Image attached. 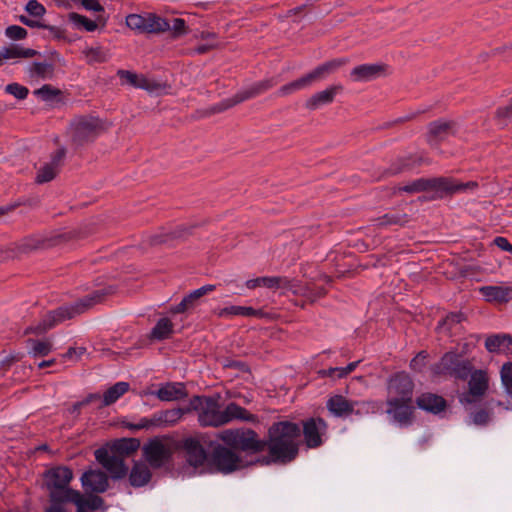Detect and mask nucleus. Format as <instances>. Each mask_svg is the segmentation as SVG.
Wrapping results in <instances>:
<instances>
[{"mask_svg":"<svg viewBox=\"0 0 512 512\" xmlns=\"http://www.w3.org/2000/svg\"><path fill=\"white\" fill-rule=\"evenodd\" d=\"M85 58L87 63H103L107 60L106 53L99 47L89 48L85 52Z\"/></svg>","mask_w":512,"mask_h":512,"instance_id":"de8ad7c7","label":"nucleus"},{"mask_svg":"<svg viewBox=\"0 0 512 512\" xmlns=\"http://www.w3.org/2000/svg\"><path fill=\"white\" fill-rule=\"evenodd\" d=\"M477 187L478 183L475 181L462 183L449 177H435L416 179L399 190L407 193L431 192V196L426 199L437 200L455 193L475 190Z\"/></svg>","mask_w":512,"mask_h":512,"instance_id":"423d86ee","label":"nucleus"},{"mask_svg":"<svg viewBox=\"0 0 512 512\" xmlns=\"http://www.w3.org/2000/svg\"><path fill=\"white\" fill-rule=\"evenodd\" d=\"M456 132L454 121L437 120L429 123L427 139L429 142L445 140Z\"/></svg>","mask_w":512,"mask_h":512,"instance_id":"bb28decb","label":"nucleus"},{"mask_svg":"<svg viewBox=\"0 0 512 512\" xmlns=\"http://www.w3.org/2000/svg\"><path fill=\"white\" fill-rule=\"evenodd\" d=\"M387 74V65L381 63L362 64L354 67L350 77L354 82H368Z\"/></svg>","mask_w":512,"mask_h":512,"instance_id":"4be33fe9","label":"nucleus"},{"mask_svg":"<svg viewBox=\"0 0 512 512\" xmlns=\"http://www.w3.org/2000/svg\"><path fill=\"white\" fill-rule=\"evenodd\" d=\"M69 20L77 27H82L88 32H92L97 28V24L95 21L90 20L87 17L77 13H70Z\"/></svg>","mask_w":512,"mask_h":512,"instance_id":"c03bdc74","label":"nucleus"},{"mask_svg":"<svg viewBox=\"0 0 512 512\" xmlns=\"http://www.w3.org/2000/svg\"><path fill=\"white\" fill-rule=\"evenodd\" d=\"M185 413L186 409L176 408L165 411H160L154 414L151 418H143L140 422L133 426L135 429H144L150 427L173 426L175 425Z\"/></svg>","mask_w":512,"mask_h":512,"instance_id":"a211bd4d","label":"nucleus"},{"mask_svg":"<svg viewBox=\"0 0 512 512\" xmlns=\"http://www.w3.org/2000/svg\"><path fill=\"white\" fill-rule=\"evenodd\" d=\"M28 343L31 345L29 353L34 357H43L52 351V343L49 340L29 339Z\"/></svg>","mask_w":512,"mask_h":512,"instance_id":"a19ab883","label":"nucleus"},{"mask_svg":"<svg viewBox=\"0 0 512 512\" xmlns=\"http://www.w3.org/2000/svg\"><path fill=\"white\" fill-rule=\"evenodd\" d=\"M219 46V43L217 41H209L205 44H201V45H198L196 48H195V51L198 53V54H204V53H207L208 51L212 50V49H215Z\"/></svg>","mask_w":512,"mask_h":512,"instance_id":"e2e57ef3","label":"nucleus"},{"mask_svg":"<svg viewBox=\"0 0 512 512\" xmlns=\"http://www.w3.org/2000/svg\"><path fill=\"white\" fill-rule=\"evenodd\" d=\"M428 354L426 351H420L410 362L412 370L421 372L426 365Z\"/></svg>","mask_w":512,"mask_h":512,"instance_id":"5fc2aeb1","label":"nucleus"},{"mask_svg":"<svg viewBox=\"0 0 512 512\" xmlns=\"http://www.w3.org/2000/svg\"><path fill=\"white\" fill-rule=\"evenodd\" d=\"M494 243L501 250L511 252L512 244H510L506 238H504V237H496L494 239Z\"/></svg>","mask_w":512,"mask_h":512,"instance_id":"0e129e2a","label":"nucleus"},{"mask_svg":"<svg viewBox=\"0 0 512 512\" xmlns=\"http://www.w3.org/2000/svg\"><path fill=\"white\" fill-rule=\"evenodd\" d=\"M327 408L338 417L347 416L353 412V405L341 395L331 397L327 402Z\"/></svg>","mask_w":512,"mask_h":512,"instance_id":"72a5a7b5","label":"nucleus"},{"mask_svg":"<svg viewBox=\"0 0 512 512\" xmlns=\"http://www.w3.org/2000/svg\"><path fill=\"white\" fill-rule=\"evenodd\" d=\"M219 438L231 448L242 451L262 452L266 449V441L259 440L257 433L251 429L224 430Z\"/></svg>","mask_w":512,"mask_h":512,"instance_id":"1a4fd4ad","label":"nucleus"},{"mask_svg":"<svg viewBox=\"0 0 512 512\" xmlns=\"http://www.w3.org/2000/svg\"><path fill=\"white\" fill-rule=\"evenodd\" d=\"M342 91L343 86L341 84L330 85L326 89L312 94L305 101V107L308 110L314 111L324 105H329L334 101L336 95H338Z\"/></svg>","mask_w":512,"mask_h":512,"instance_id":"5701e85b","label":"nucleus"},{"mask_svg":"<svg viewBox=\"0 0 512 512\" xmlns=\"http://www.w3.org/2000/svg\"><path fill=\"white\" fill-rule=\"evenodd\" d=\"M243 466V461L236 452L228 447L218 445L212 450L209 461H207L206 472L229 474Z\"/></svg>","mask_w":512,"mask_h":512,"instance_id":"9b49d317","label":"nucleus"},{"mask_svg":"<svg viewBox=\"0 0 512 512\" xmlns=\"http://www.w3.org/2000/svg\"><path fill=\"white\" fill-rule=\"evenodd\" d=\"M466 320V316L462 312L449 313L439 324L438 329H446L448 332L456 325Z\"/></svg>","mask_w":512,"mask_h":512,"instance_id":"79ce46f5","label":"nucleus"},{"mask_svg":"<svg viewBox=\"0 0 512 512\" xmlns=\"http://www.w3.org/2000/svg\"><path fill=\"white\" fill-rule=\"evenodd\" d=\"M273 289L291 291L296 295H300V293H302V285L298 280L289 279L287 277L282 276L274 277Z\"/></svg>","mask_w":512,"mask_h":512,"instance_id":"ea45409f","label":"nucleus"},{"mask_svg":"<svg viewBox=\"0 0 512 512\" xmlns=\"http://www.w3.org/2000/svg\"><path fill=\"white\" fill-rule=\"evenodd\" d=\"M214 289V285H205L199 289L194 290L189 295L185 296L178 305L171 309V311L175 314H178L184 313L192 309L202 296H204L208 292L213 291Z\"/></svg>","mask_w":512,"mask_h":512,"instance_id":"c756f323","label":"nucleus"},{"mask_svg":"<svg viewBox=\"0 0 512 512\" xmlns=\"http://www.w3.org/2000/svg\"><path fill=\"white\" fill-rule=\"evenodd\" d=\"M154 394L161 401H175L187 397L185 385L174 382L163 384Z\"/></svg>","mask_w":512,"mask_h":512,"instance_id":"c85d7f7f","label":"nucleus"},{"mask_svg":"<svg viewBox=\"0 0 512 512\" xmlns=\"http://www.w3.org/2000/svg\"><path fill=\"white\" fill-rule=\"evenodd\" d=\"M480 292L487 301L505 303L512 301V288L502 286H484L480 288Z\"/></svg>","mask_w":512,"mask_h":512,"instance_id":"2f4dec72","label":"nucleus"},{"mask_svg":"<svg viewBox=\"0 0 512 512\" xmlns=\"http://www.w3.org/2000/svg\"><path fill=\"white\" fill-rule=\"evenodd\" d=\"M28 71L31 77L51 79L54 75V65L49 62H33Z\"/></svg>","mask_w":512,"mask_h":512,"instance_id":"4c0bfd02","label":"nucleus"},{"mask_svg":"<svg viewBox=\"0 0 512 512\" xmlns=\"http://www.w3.org/2000/svg\"><path fill=\"white\" fill-rule=\"evenodd\" d=\"M414 383L408 374L401 372L390 378L388 383V399L412 401Z\"/></svg>","mask_w":512,"mask_h":512,"instance_id":"6ab92c4d","label":"nucleus"},{"mask_svg":"<svg viewBox=\"0 0 512 512\" xmlns=\"http://www.w3.org/2000/svg\"><path fill=\"white\" fill-rule=\"evenodd\" d=\"M173 333V323L168 318H161L156 323L151 331V338L157 340H164L171 336Z\"/></svg>","mask_w":512,"mask_h":512,"instance_id":"58836bf2","label":"nucleus"},{"mask_svg":"<svg viewBox=\"0 0 512 512\" xmlns=\"http://www.w3.org/2000/svg\"><path fill=\"white\" fill-rule=\"evenodd\" d=\"M143 456L152 468H161L171 460L173 445L169 440L155 438L142 448Z\"/></svg>","mask_w":512,"mask_h":512,"instance_id":"ddd939ff","label":"nucleus"},{"mask_svg":"<svg viewBox=\"0 0 512 512\" xmlns=\"http://www.w3.org/2000/svg\"><path fill=\"white\" fill-rule=\"evenodd\" d=\"M45 485L49 492L50 506L46 512H64V504L70 501H80L81 493L69 488L73 472L66 466H57L44 474Z\"/></svg>","mask_w":512,"mask_h":512,"instance_id":"20e7f679","label":"nucleus"},{"mask_svg":"<svg viewBox=\"0 0 512 512\" xmlns=\"http://www.w3.org/2000/svg\"><path fill=\"white\" fill-rule=\"evenodd\" d=\"M277 84L275 78H268L253 83L249 87L238 91L230 98L224 99L211 108L212 113H220L246 100L255 98L268 91Z\"/></svg>","mask_w":512,"mask_h":512,"instance_id":"f8f14e48","label":"nucleus"},{"mask_svg":"<svg viewBox=\"0 0 512 512\" xmlns=\"http://www.w3.org/2000/svg\"><path fill=\"white\" fill-rule=\"evenodd\" d=\"M500 374L503 385L512 393V362L505 363L501 368Z\"/></svg>","mask_w":512,"mask_h":512,"instance_id":"8fccbe9b","label":"nucleus"},{"mask_svg":"<svg viewBox=\"0 0 512 512\" xmlns=\"http://www.w3.org/2000/svg\"><path fill=\"white\" fill-rule=\"evenodd\" d=\"M327 424L322 418H310L303 422V435L309 448L322 444L321 436L326 432Z\"/></svg>","mask_w":512,"mask_h":512,"instance_id":"412c9836","label":"nucleus"},{"mask_svg":"<svg viewBox=\"0 0 512 512\" xmlns=\"http://www.w3.org/2000/svg\"><path fill=\"white\" fill-rule=\"evenodd\" d=\"M5 35L12 40H22L27 36V30L18 25L8 26Z\"/></svg>","mask_w":512,"mask_h":512,"instance_id":"864d4df0","label":"nucleus"},{"mask_svg":"<svg viewBox=\"0 0 512 512\" xmlns=\"http://www.w3.org/2000/svg\"><path fill=\"white\" fill-rule=\"evenodd\" d=\"M81 483L85 491L103 493L108 488V477L101 470L86 471L81 477Z\"/></svg>","mask_w":512,"mask_h":512,"instance_id":"393cba45","label":"nucleus"},{"mask_svg":"<svg viewBox=\"0 0 512 512\" xmlns=\"http://www.w3.org/2000/svg\"><path fill=\"white\" fill-rule=\"evenodd\" d=\"M300 295L305 296L310 302H314L325 296L326 290L323 287L311 288L309 286H302V293Z\"/></svg>","mask_w":512,"mask_h":512,"instance_id":"09e8293b","label":"nucleus"},{"mask_svg":"<svg viewBox=\"0 0 512 512\" xmlns=\"http://www.w3.org/2000/svg\"><path fill=\"white\" fill-rule=\"evenodd\" d=\"M170 28L168 30L172 31L173 37L177 38L182 35L187 34L188 30L186 27V23L181 18H175L172 20V23H169Z\"/></svg>","mask_w":512,"mask_h":512,"instance_id":"3c124183","label":"nucleus"},{"mask_svg":"<svg viewBox=\"0 0 512 512\" xmlns=\"http://www.w3.org/2000/svg\"><path fill=\"white\" fill-rule=\"evenodd\" d=\"M105 130V123L94 116L76 118L70 125L72 141L77 145L94 141Z\"/></svg>","mask_w":512,"mask_h":512,"instance_id":"9d476101","label":"nucleus"},{"mask_svg":"<svg viewBox=\"0 0 512 512\" xmlns=\"http://www.w3.org/2000/svg\"><path fill=\"white\" fill-rule=\"evenodd\" d=\"M473 369L472 360L462 359L461 355L455 351L446 352L437 363L431 366L434 376H449L459 380H466Z\"/></svg>","mask_w":512,"mask_h":512,"instance_id":"6e6552de","label":"nucleus"},{"mask_svg":"<svg viewBox=\"0 0 512 512\" xmlns=\"http://www.w3.org/2000/svg\"><path fill=\"white\" fill-rule=\"evenodd\" d=\"M4 91L18 100H24L29 94V89L19 83L13 82L5 86Z\"/></svg>","mask_w":512,"mask_h":512,"instance_id":"49530a36","label":"nucleus"},{"mask_svg":"<svg viewBox=\"0 0 512 512\" xmlns=\"http://www.w3.org/2000/svg\"><path fill=\"white\" fill-rule=\"evenodd\" d=\"M152 474L147 464L136 462L131 469L129 482L133 487H142L149 483Z\"/></svg>","mask_w":512,"mask_h":512,"instance_id":"473e14b6","label":"nucleus"},{"mask_svg":"<svg viewBox=\"0 0 512 512\" xmlns=\"http://www.w3.org/2000/svg\"><path fill=\"white\" fill-rule=\"evenodd\" d=\"M21 358H22V356L19 354L11 355V356L7 357L5 360H3L1 365L3 367H5V369H7L12 363L20 361Z\"/></svg>","mask_w":512,"mask_h":512,"instance_id":"774afa93","label":"nucleus"},{"mask_svg":"<svg viewBox=\"0 0 512 512\" xmlns=\"http://www.w3.org/2000/svg\"><path fill=\"white\" fill-rule=\"evenodd\" d=\"M20 21L25 24L26 26L28 27H31V28H43V29H48L50 32H56L58 29L54 26H50V25H47L43 22H40L38 20H31L29 19L28 17L26 16H20Z\"/></svg>","mask_w":512,"mask_h":512,"instance_id":"13d9d810","label":"nucleus"},{"mask_svg":"<svg viewBox=\"0 0 512 512\" xmlns=\"http://www.w3.org/2000/svg\"><path fill=\"white\" fill-rule=\"evenodd\" d=\"M242 306H230L223 308L219 312V316H225V315H241Z\"/></svg>","mask_w":512,"mask_h":512,"instance_id":"69168bd1","label":"nucleus"},{"mask_svg":"<svg viewBox=\"0 0 512 512\" xmlns=\"http://www.w3.org/2000/svg\"><path fill=\"white\" fill-rule=\"evenodd\" d=\"M82 5L85 9L95 12H101L104 10L98 0H82Z\"/></svg>","mask_w":512,"mask_h":512,"instance_id":"680f3d73","label":"nucleus"},{"mask_svg":"<svg viewBox=\"0 0 512 512\" xmlns=\"http://www.w3.org/2000/svg\"><path fill=\"white\" fill-rule=\"evenodd\" d=\"M301 429L298 424L280 421L272 424L268 430V448L271 462L286 464L293 461L299 451Z\"/></svg>","mask_w":512,"mask_h":512,"instance_id":"7ed1b4c3","label":"nucleus"},{"mask_svg":"<svg viewBox=\"0 0 512 512\" xmlns=\"http://www.w3.org/2000/svg\"><path fill=\"white\" fill-rule=\"evenodd\" d=\"M58 172L59 170L56 167L50 163H46L38 170L35 180L39 184L49 182L56 177Z\"/></svg>","mask_w":512,"mask_h":512,"instance_id":"37998d69","label":"nucleus"},{"mask_svg":"<svg viewBox=\"0 0 512 512\" xmlns=\"http://www.w3.org/2000/svg\"><path fill=\"white\" fill-rule=\"evenodd\" d=\"M90 232L80 226H64L41 234L24 237L19 242L0 248V260H14L41 250L52 249L87 237Z\"/></svg>","mask_w":512,"mask_h":512,"instance_id":"f257e3e1","label":"nucleus"},{"mask_svg":"<svg viewBox=\"0 0 512 512\" xmlns=\"http://www.w3.org/2000/svg\"><path fill=\"white\" fill-rule=\"evenodd\" d=\"M347 63V58H336L326 61L315 67L307 74L301 76L300 78L281 86L277 91V95L280 97H285L299 90L306 89L313 85L315 82L324 80L330 74L334 73Z\"/></svg>","mask_w":512,"mask_h":512,"instance_id":"0eeeda50","label":"nucleus"},{"mask_svg":"<svg viewBox=\"0 0 512 512\" xmlns=\"http://www.w3.org/2000/svg\"><path fill=\"white\" fill-rule=\"evenodd\" d=\"M417 406L427 412L438 414L445 410L446 400L437 394L423 393L416 399Z\"/></svg>","mask_w":512,"mask_h":512,"instance_id":"cd10ccee","label":"nucleus"},{"mask_svg":"<svg viewBox=\"0 0 512 512\" xmlns=\"http://www.w3.org/2000/svg\"><path fill=\"white\" fill-rule=\"evenodd\" d=\"M94 454L96 460L110 473L112 478L121 479L126 476L128 468L123 457L104 448L97 449Z\"/></svg>","mask_w":512,"mask_h":512,"instance_id":"f3484780","label":"nucleus"},{"mask_svg":"<svg viewBox=\"0 0 512 512\" xmlns=\"http://www.w3.org/2000/svg\"><path fill=\"white\" fill-rule=\"evenodd\" d=\"M274 277H259L255 279L248 280L246 282V286L249 289H254L256 287H266L269 289H273Z\"/></svg>","mask_w":512,"mask_h":512,"instance_id":"603ef678","label":"nucleus"},{"mask_svg":"<svg viewBox=\"0 0 512 512\" xmlns=\"http://www.w3.org/2000/svg\"><path fill=\"white\" fill-rule=\"evenodd\" d=\"M2 62L13 58H32L38 54V51L31 48H24L18 45H12L4 48L1 52Z\"/></svg>","mask_w":512,"mask_h":512,"instance_id":"e433bc0d","label":"nucleus"},{"mask_svg":"<svg viewBox=\"0 0 512 512\" xmlns=\"http://www.w3.org/2000/svg\"><path fill=\"white\" fill-rule=\"evenodd\" d=\"M190 234V229L181 226H161L148 237L147 241L150 246L171 245L185 240Z\"/></svg>","mask_w":512,"mask_h":512,"instance_id":"dca6fc26","label":"nucleus"},{"mask_svg":"<svg viewBox=\"0 0 512 512\" xmlns=\"http://www.w3.org/2000/svg\"><path fill=\"white\" fill-rule=\"evenodd\" d=\"M218 398L214 397H201L194 396L189 403L187 412L197 411L198 420L204 427L212 426L219 427L231 422L234 419H239L248 422H254L256 416L249 413L245 408L230 403L226 408L221 411Z\"/></svg>","mask_w":512,"mask_h":512,"instance_id":"f03ea898","label":"nucleus"},{"mask_svg":"<svg viewBox=\"0 0 512 512\" xmlns=\"http://www.w3.org/2000/svg\"><path fill=\"white\" fill-rule=\"evenodd\" d=\"M182 448L185 451L187 463L195 469H199L200 473L206 472L208 456L206 450L195 437L183 439Z\"/></svg>","mask_w":512,"mask_h":512,"instance_id":"2eb2a0df","label":"nucleus"},{"mask_svg":"<svg viewBox=\"0 0 512 512\" xmlns=\"http://www.w3.org/2000/svg\"><path fill=\"white\" fill-rule=\"evenodd\" d=\"M66 155V149L64 147L59 148L51 155L50 164L56 167L58 170L63 163Z\"/></svg>","mask_w":512,"mask_h":512,"instance_id":"bf43d9fd","label":"nucleus"},{"mask_svg":"<svg viewBox=\"0 0 512 512\" xmlns=\"http://www.w3.org/2000/svg\"><path fill=\"white\" fill-rule=\"evenodd\" d=\"M411 404L412 401L387 399V405L389 406L387 413L392 414L393 418L400 424H409L413 413Z\"/></svg>","mask_w":512,"mask_h":512,"instance_id":"a878e982","label":"nucleus"},{"mask_svg":"<svg viewBox=\"0 0 512 512\" xmlns=\"http://www.w3.org/2000/svg\"><path fill=\"white\" fill-rule=\"evenodd\" d=\"M469 376V391L466 401L471 403L485 395L488 389V375L484 370H472Z\"/></svg>","mask_w":512,"mask_h":512,"instance_id":"b1692460","label":"nucleus"},{"mask_svg":"<svg viewBox=\"0 0 512 512\" xmlns=\"http://www.w3.org/2000/svg\"><path fill=\"white\" fill-rule=\"evenodd\" d=\"M140 447V441L135 438H123L116 441L112 446V452L123 457L130 456Z\"/></svg>","mask_w":512,"mask_h":512,"instance_id":"c9c22d12","label":"nucleus"},{"mask_svg":"<svg viewBox=\"0 0 512 512\" xmlns=\"http://www.w3.org/2000/svg\"><path fill=\"white\" fill-rule=\"evenodd\" d=\"M33 93L43 101H52L60 95L61 91L49 84H45L41 88L34 90Z\"/></svg>","mask_w":512,"mask_h":512,"instance_id":"a18cd8bd","label":"nucleus"},{"mask_svg":"<svg viewBox=\"0 0 512 512\" xmlns=\"http://www.w3.org/2000/svg\"><path fill=\"white\" fill-rule=\"evenodd\" d=\"M485 347L491 353H511L512 337L508 334L491 335L487 337Z\"/></svg>","mask_w":512,"mask_h":512,"instance_id":"7c9ffc66","label":"nucleus"},{"mask_svg":"<svg viewBox=\"0 0 512 512\" xmlns=\"http://www.w3.org/2000/svg\"><path fill=\"white\" fill-rule=\"evenodd\" d=\"M114 288L109 287L97 290L81 299L78 303L71 307H60L50 311L44 315L42 320L36 325L26 329V333L43 334L56 324L66 319H71L77 314H81L93 307L94 305L104 301L105 297L114 293Z\"/></svg>","mask_w":512,"mask_h":512,"instance_id":"39448f33","label":"nucleus"},{"mask_svg":"<svg viewBox=\"0 0 512 512\" xmlns=\"http://www.w3.org/2000/svg\"><path fill=\"white\" fill-rule=\"evenodd\" d=\"M496 117L501 124H507V121L512 117V99L506 106L497 109Z\"/></svg>","mask_w":512,"mask_h":512,"instance_id":"6e6d98bb","label":"nucleus"},{"mask_svg":"<svg viewBox=\"0 0 512 512\" xmlns=\"http://www.w3.org/2000/svg\"><path fill=\"white\" fill-rule=\"evenodd\" d=\"M26 11L34 17H40L45 14L46 10L45 7L42 4H40L37 0H30L26 4Z\"/></svg>","mask_w":512,"mask_h":512,"instance_id":"4d7b16f0","label":"nucleus"},{"mask_svg":"<svg viewBox=\"0 0 512 512\" xmlns=\"http://www.w3.org/2000/svg\"><path fill=\"white\" fill-rule=\"evenodd\" d=\"M86 349L84 347L80 348H69L68 351L64 354V357L72 358L74 355L80 357L85 353Z\"/></svg>","mask_w":512,"mask_h":512,"instance_id":"338daca9","label":"nucleus"},{"mask_svg":"<svg viewBox=\"0 0 512 512\" xmlns=\"http://www.w3.org/2000/svg\"><path fill=\"white\" fill-rule=\"evenodd\" d=\"M117 76L121 79L122 84H129L132 87L144 89L148 92H158L165 88V85L147 78L143 74H137L128 70H118Z\"/></svg>","mask_w":512,"mask_h":512,"instance_id":"aec40b11","label":"nucleus"},{"mask_svg":"<svg viewBox=\"0 0 512 512\" xmlns=\"http://www.w3.org/2000/svg\"><path fill=\"white\" fill-rule=\"evenodd\" d=\"M472 420L476 425H485L489 421V413L484 409H480L472 415Z\"/></svg>","mask_w":512,"mask_h":512,"instance_id":"052dcab7","label":"nucleus"},{"mask_svg":"<svg viewBox=\"0 0 512 512\" xmlns=\"http://www.w3.org/2000/svg\"><path fill=\"white\" fill-rule=\"evenodd\" d=\"M127 26L141 33H160L168 31L169 22L155 14H130L126 17Z\"/></svg>","mask_w":512,"mask_h":512,"instance_id":"4468645a","label":"nucleus"},{"mask_svg":"<svg viewBox=\"0 0 512 512\" xmlns=\"http://www.w3.org/2000/svg\"><path fill=\"white\" fill-rule=\"evenodd\" d=\"M129 388L130 385L128 382H117L105 391L99 408L110 406L111 404L115 403L129 390Z\"/></svg>","mask_w":512,"mask_h":512,"instance_id":"f704fd0d","label":"nucleus"}]
</instances>
